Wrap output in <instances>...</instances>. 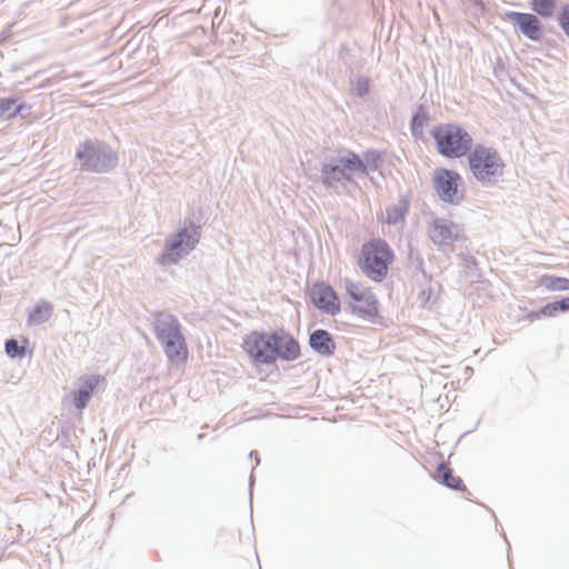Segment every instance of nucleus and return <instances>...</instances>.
<instances>
[{
  "label": "nucleus",
  "mask_w": 569,
  "mask_h": 569,
  "mask_svg": "<svg viewBox=\"0 0 569 569\" xmlns=\"http://www.w3.org/2000/svg\"><path fill=\"white\" fill-rule=\"evenodd\" d=\"M461 176L449 169L440 168L435 171L433 184L439 198L448 203L457 204L463 198L460 190Z\"/></svg>",
  "instance_id": "1a4fd4ad"
},
{
  "label": "nucleus",
  "mask_w": 569,
  "mask_h": 569,
  "mask_svg": "<svg viewBox=\"0 0 569 569\" xmlns=\"http://www.w3.org/2000/svg\"><path fill=\"white\" fill-rule=\"evenodd\" d=\"M505 20L517 24L530 40L538 41L542 36L541 22L533 13L510 11L505 13Z\"/></svg>",
  "instance_id": "9b49d317"
},
{
  "label": "nucleus",
  "mask_w": 569,
  "mask_h": 569,
  "mask_svg": "<svg viewBox=\"0 0 569 569\" xmlns=\"http://www.w3.org/2000/svg\"><path fill=\"white\" fill-rule=\"evenodd\" d=\"M168 360L173 365H183L189 356L186 339L171 341L170 345L163 347Z\"/></svg>",
  "instance_id": "f3484780"
},
{
  "label": "nucleus",
  "mask_w": 569,
  "mask_h": 569,
  "mask_svg": "<svg viewBox=\"0 0 569 569\" xmlns=\"http://www.w3.org/2000/svg\"><path fill=\"white\" fill-rule=\"evenodd\" d=\"M468 163L471 173L480 182H495L503 174L505 161L500 153L483 144H477L468 153Z\"/></svg>",
  "instance_id": "20e7f679"
},
{
  "label": "nucleus",
  "mask_w": 569,
  "mask_h": 569,
  "mask_svg": "<svg viewBox=\"0 0 569 569\" xmlns=\"http://www.w3.org/2000/svg\"><path fill=\"white\" fill-rule=\"evenodd\" d=\"M77 158L82 160L81 168L93 172H106L117 164V153L107 146H99L92 141L83 142Z\"/></svg>",
  "instance_id": "423d86ee"
},
{
  "label": "nucleus",
  "mask_w": 569,
  "mask_h": 569,
  "mask_svg": "<svg viewBox=\"0 0 569 569\" xmlns=\"http://www.w3.org/2000/svg\"><path fill=\"white\" fill-rule=\"evenodd\" d=\"M567 306L565 303V299L557 302L547 303L543 306L539 313L545 317H555L559 311H566Z\"/></svg>",
  "instance_id": "5701e85b"
},
{
  "label": "nucleus",
  "mask_w": 569,
  "mask_h": 569,
  "mask_svg": "<svg viewBox=\"0 0 569 569\" xmlns=\"http://www.w3.org/2000/svg\"><path fill=\"white\" fill-rule=\"evenodd\" d=\"M393 261L392 248L381 238L365 242L357 259L361 272L373 282H382L388 277Z\"/></svg>",
  "instance_id": "f03ea898"
},
{
  "label": "nucleus",
  "mask_w": 569,
  "mask_h": 569,
  "mask_svg": "<svg viewBox=\"0 0 569 569\" xmlns=\"http://www.w3.org/2000/svg\"><path fill=\"white\" fill-rule=\"evenodd\" d=\"M367 163L372 162L375 167H377V161L379 160V154L376 152H367L365 156Z\"/></svg>",
  "instance_id": "a878e982"
},
{
  "label": "nucleus",
  "mask_w": 569,
  "mask_h": 569,
  "mask_svg": "<svg viewBox=\"0 0 569 569\" xmlns=\"http://www.w3.org/2000/svg\"><path fill=\"white\" fill-rule=\"evenodd\" d=\"M16 104H17L16 99H12V98L0 99V119L12 118V117L17 116L21 111L22 106L16 107Z\"/></svg>",
  "instance_id": "412c9836"
},
{
  "label": "nucleus",
  "mask_w": 569,
  "mask_h": 569,
  "mask_svg": "<svg viewBox=\"0 0 569 569\" xmlns=\"http://www.w3.org/2000/svg\"><path fill=\"white\" fill-rule=\"evenodd\" d=\"M539 283L548 291H567L569 290V279L552 274H545L540 278Z\"/></svg>",
  "instance_id": "a211bd4d"
},
{
  "label": "nucleus",
  "mask_w": 569,
  "mask_h": 569,
  "mask_svg": "<svg viewBox=\"0 0 569 569\" xmlns=\"http://www.w3.org/2000/svg\"><path fill=\"white\" fill-rule=\"evenodd\" d=\"M559 23L565 33L569 37V6H565L559 16Z\"/></svg>",
  "instance_id": "393cba45"
},
{
  "label": "nucleus",
  "mask_w": 569,
  "mask_h": 569,
  "mask_svg": "<svg viewBox=\"0 0 569 569\" xmlns=\"http://www.w3.org/2000/svg\"><path fill=\"white\" fill-rule=\"evenodd\" d=\"M355 172H367L366 162L356 153L348 151L338 158L337 163L326 164L322 169L323 183L335 186L339 182L350 180Z\"/></svg>",
  "instance_id": "0eeeda50"
},
{
  "label": "nucleus",
  "mask_w": 569,
  "mask_h": 569,
  "mask_svg": "<svg viewBox=\"0 0 569 569\" xmlns=\"http://www.w3.org/2000/svg\"><path fill=\"white\" fill-rule=\"evenodd\" d=\"M312 303L325 313L336 316L341 310L340 299L336 290L326 282H316L310 288Z\"/></svg>",
  "instance_id": "9d476101"
},
{
  "label": "nucleus",
  "mask_w": 569,
  "mask_h": 569,
  "mask_svg": "<svg viewBox=\"0 0 569 569\" xmlns=\"http://www.w3.org/2000/svg\"><path fill=\"white\" fill-rule=\"evenodd\" d=\"M199 233L196 229H182L167 240L163 252L158 257V263L170 266L177 263L197 244Z\"/></svg>",
  "instance_id": "6e6552de"
},
{
  "label": "nucleus",
  "mask_w": 569,
  "mask_h": 569,
  "mask_svg": "<svg viewBox=\"0 0 569 569\" xmlns=\"http://www.w3.org/2000/svg\"><path fill=\"white\" fill-rule=\"evenodd\" d=\"M433 479L452 489V490H457V491H462L465 492L467 490V487L465 486L462 479L458 476H456L452 471V469L449 467V465L442 462L438 466L435 475H433Z\"/></svg>",
  "instance_id": "4468645a"
},
{
  "label": "nucleus",
  "mask_w": 569,
  "mask_h": 569,
  "mask_svg": "<svg viewBox=\"0 0 569 569\" xmlns=\"http://www.w3.org/2000/svg\"><path fill=\"white\" fill-rule=\"evenodd\" d=\"M6 352L11 358L23 357L26 353V348L20 347L17 340L10 339L6 342Z\"/></svg>",
  "instance_id": "b1692460"
},
{
  "label": "nucleus",
  "mask_w": 569,
  "mask_h": 569,
  "mask_svg": "<svg viewBox=\"0 0 569 569\" xmlns=\"http://www.w3.org/2000/svg\"><path fill=\"white\" fill-rule=\"evenodd\" d=\"M565 303L567 306V310H569V297L565 299Z\"/></svg>",
  "instance_id": "bb28decb"
},
{
  "label": "nucleus",
  "mask_w": 569,
  "mask_h": 569,
  "mask_svg": "<svg viewBox=\"0 0 569 569\" xmlns=\"http://www.w3.org/2000/svg\"><path fill=\"white\" fill-rule=\"evenodd\" d=\"M100 376H91L83 379L82 385L74 396V406L78 409H83L90 400L91 393L103 382Z\"/></svg>",
  "instance_id": "2eb2a0df"
},
{
  "label": "nucleus",
  "mask_w": 569,
  "mask_h": 569,
  "mask_svg": "<svg viewBox=\"0 0 569 569\" xmlns=\"http://www.w3.org/2000/svg\"><path fill=\"white\" fill-rule=\"evenodd\" d=\"M241 348L256 365H272L278 359L293 361L300 357L299 342L287 331H251Z\"/></svg>",
  "instance_id": "f257e3e1"
},
{
  "label": "nucleus",
  "mask_w": 569,
  "mask_h": 569,
  "mask_svg": "<svg viewBox=\"0 0 569 569\" xmlns=\"http://www.w3.org/2000/svg\"><path fill=\"white\" fill-rule=\"evenodd\" d=\"M558 0H529L530 8L541 18H551L555 14Z\"/></svg>",
  "instance_id": "6ab92c4d"
},
{
  "label": "nucleus",
  "mask_w": 569,
  "mask_h": 569,
  "mask_svg": "<svg viewBox=\"0 0 569 569\" xmlns=\"http://www.w3.org/2000/svg\"><path fill=\"white\" fill-rule=\"evenodd\" d=\"M52 313V306L49 303L38 305L29 315V322L33 325L47 321Z\"/></svg>",
  "instance_id": "aec40b11"
},
{
  "label": "nucleus",
  "mask_w": 569,
  "mask_h": 569,
  "mask_svg": "<svg viewBox=\"0 0 569 569\" xmlns=\"http://www.w3.org/2000/svg\"><path fill=\"white\" fill-rule=\"evenodd\" d=\"M405 217V210L399 206L388 207L382 214L381 221L388 224H395L401 221Z\"/></svg>",
  "instance_id": "4be33fe9"
},
{
  "label": "nucleus",
  "mask_w": 569,
  "mask_h": 569,
  "mask_svg": "<svg viewBox=\"0 0 569 569\" xmlns=\"http://www.w3.org/2000/svg\"><path fill=\"white\" fill-rule=\"evenodd\" d=\"M436 150L445 158L459 159L469 153L473 139L471 134L457 123H442L431 131Z\"/></svg>",
  "instance_id": "7ed1b4c3"
},
{
  "label": "nucleus",
  "mask_w": 569,
  "mask_h": 569,
  "mask_svg": "<svg viewBox=\"0 0 569 569\" xmlns=\"http://www.w3.org/2000/svg\"><path fill=\"white\" fill-rule=\"evenodd\" d=\"M154 331L157 338L161 341L162 346L170 345L171 341L183 339L178 320L172 316L160 315L154 322Z\"/></svg>",
  "instance_id": "f8f14e48"
},
{
  "label": "nucleus",
  "mask_w": 569,
  "mask_h": 569,
  "mask_svg": "<svg viewBox=\"0 0 569 569\" xmlns=\"http://www.w3.org/2000/svg\"><path fill=\"white\" fill-rule=\"evenodd\" d=\"M457 227L447 220L435 219L428 229L430 239L438 246L449 244L457 238Z\"/></svg>",
  "instance_id": "ddd939ff"
},
{
  "label": "nucleus",
  "mask_w": 569,
  "mask_h": 569,
  "mask_svg": "<svg viewBox=\"0 0 569 569\" xmlns=\"http://www.w3.org/2000/svg\"><path fill=\"white\" fill-rule=\"evenodd\" d=\"M310 346L318 353L323 356H330L333 353L336 349L335 341L331 338V335L326 330H316L310 336Z\"/></svg>",
  "instance_id": "dca6fc26"
},
{
  "label": "nucleus",
  "mask_w": 569,
  "mask_h": 569,
  "mask_svg": "<svg viewBox=\"0 0 569 569\" xmlns=\"http://www.w3.org/2000/svg\"><path fill=\"white\" fill-rule=\"evenodd\" d=\"M346 293L352 315L372 323H377L382 319L379 301L371 288L360 282L348 281L346 283Z\"/></svg>",
  "instance_id": "39448f33"
}]
</instances>
